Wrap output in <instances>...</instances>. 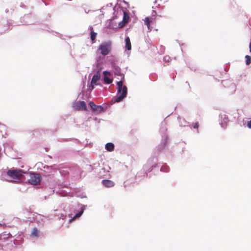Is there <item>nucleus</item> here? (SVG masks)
Returning a JSON list of instances; mask_svg holds the SVG:
<instances>
[{
    "label": "nucleus",
    "mask_w": 251,
    "mask_h": 251,
    "mask_svg": "<svg viewBox=\"0 0 251 251\" xmlns=\"http://www.w3.org/2000/svg\"><path fill=\"white\" fill-rule=\"evenodd\" d=\"M126 48L128 50H130L131 49V45L130 43V38L129 37H127L126 38Z\"/></svg>",
    "instance_id": "nucleus-14"
},
{
    "label": "nucleus",
    "mask_w": 251,
    "mask_h": 251,
    "mask_svg": "<svg viewBox=\"0 0 251 251\" xmlns=\"http://www.w3.org/2000/svg\"><path fill=\"white\" fill-rule=\"evenodd\" d=\"M24 171L20 169H12L7 172V175L10 178L13 179L14 182L21 180L24 176Z\"/></svg>",
    "instance_id": "nucleus-2"
},
{
    "label": "nucleus",
    "mask_w": 251,
    "mask_h": 251,
    "mask_svg": "<svg viewBox=\"0 0 251 251\" xmlns=\"http://www.w3.org/2000/svg\"><path fill=\"white\" fill-rule=\"evenodd\" d=\"M117 96L111 100L112 103L119 102L122 100L127 95V89L125 85H123L122 81L117 82Z\"/></svg>",
    "instance_id": "nucleus-1"
},
{
    "label": "nucleus",
    "mask_w": 251,
    "mask_h": 251,
    "mask_svg": "<svg viewBox=\"0 0 251 251\" xmlns=\"http://www.w3.org/2000/svg\"><path fill=\"white\" fill-rule=\"evenodd\" d=\"M111 50V43L110 42H104L100 44L98 49V50L100 51V53L103 55L108 54Z\"/></svg>",
    "instance_id": "nucleus-4"
},
{
    "label": "nucleus",
    "mask_w": 251,
    "mask_h": 251,
    "mask_svg": "<svg viewBox=\"0 0 251 251\" xmlns=\"http://www.w3.org/2000/svg\"><path fill=\"white\" fill-rule=\"evenodd\" d=\"M38 233H39V231H38V230L37 229V228H34L32 229V232H31V234L32 236H33L34 237H38Z\"/></svg>",
    "instance_id": "nucleus-16"
},
{
    "label": "nucleus",
    "mask_w": 251,
    "mask_h": 251,
    "mask_svg": "<svg viewBox=\"0 0 251 251\" xmlns=\"http://www.w3.org/2000/svg\"><path fill=\"white\" fill-rule=\"evenodd\" d=\"M129 19V16L128 13L124 11V16L122 21L119 23L118 26L120 28H123L128 23Z\"/></svg>",
    "instance_id": "nucleus-7"
},
{
    "label": "nucleus",
    "mask_w": 251,
    "mask_h": 251,
    "mask_svg": "<svg viewBox=\"0 0 251 251\" xmlns=\"http://www.w3.org/2000/svg\"><path fill=\"white\" fill-rule=\"evenodd\" d=\"M83 212V209H82L81 211L78 212V213L76 214L75 216L74 217V218H78L82 214Z\"/></svg>",
    "instance_id": "nucleus-18"
},
{
    "label": "nucleus",
    "mask_w": 251,
    "mask_h": 251,
    "mask_svg": "<svg viewBox=\"0 0 251 251\" xmlns=\"http://www.w3.org/2000/svg\"><path fill=\"white\" fill-rule=\"evenodd\" d=\"M245 58H246V64L247 65H249L251 64V57L250 56L248 55H247L245 56Z\"/></svg>",
    "instance_id": "nucleus-17"
},
{
    "label": "nucleus",
    "mask_w": 251,
    "mask_h": 251,
    "mask_svg": "<svg viewBox=\"0 0 251 251\" xmlns=\"http://www.w3.org/2000/svg\"><path fill=\"white\" fill-rule=\"evenodd\" d=\"M156 15V12L155 11H153L151 16L146 17L144 20V24L147 25L149 31H151L153 26L156 25L158 17Z\"/></svg>",
    "instance_id": "nucleus-3"
},
{
    "label": "nucleus",
    "mask_w": 251,
    "mask_h": 251,
    "mask_svg": "<svg viewBox=\"0 0 251 251\" xmlns=\"http://www.w3.org/2000/svg\"><path fill=\"white\" fill-rule=\"evenodd\" d=\"M100 74L98 72L96 75H95L92 79L91 82V90L93 89L94 88V85H97V81L100 79Z\"/></svg>",
    "instance_id": "nucleus-9"
},
{
    "label": "nucleus",
    "mask_w": 251,
    "mask_h": 251,
    "mask_svg": "<svg viewBox=\"0 0 251 251\" xmlns=\"http://www.w3.org/2000/svg\"><path fill=\"white\" fill-rule=\"evenodd\" d=\"M73 107L77 110H87V106L84 101H78L74 103Z\"/></svg>",
    "instance_id": "nucleus-6"
},
{
    "label": "nucleus",
    "mask_w": 251,
    "mask_h": 251,
    "mask_svg": "<svg viewBox=\"0 0 251 251\" xmlns=\"http://www.w3.org/2000/svg\"><path fill=\"white\" fill-rule=\"evenodd\" d=\"M103 74L104 75L103 81L105 83L109 84L112 82V79H111L108 77V75H111L110 72L105 71L103 72Z\"/></svg>",
    "instance_id": "nucleus-10"
},
{
    "label": "nucleus",
    "mask_w": 251,
    "mask_h": 251,
    "mask_svg": "<svg viewBox=\"0 0 251 251\" xmlns=\"http://www.w3.org/2000/svg\"><path fill=\"white\" fill-rule=\"evenodd\" d=\"M41 180V176L38 173H30L29 183L33 185H37L40 183Z\"/></svg>",
    "instance_id": "nucleus-5"
},
{
    "label": "nucleus",
    "mask_w": 251,
    "mask_h": 251,
    "mask_svg": "<svg viewBox=\"0 0 251 251\" xmlns=\"http://www.w3.org/2000/svg\"><path fill=\"white\" fill-rule=\"evenodd\" d=\"M105 149L109 151H112L114 149V145L112 143H108L105 145Z\"/></svg>",
    "instance_id": "nucleus-13"
},
{
    "label": "nucleus",
    "mask_w": 251,
    "mask_h": 251,
    "mask_svg": "<svg viewBox=\"0 0 251 251\" xmlns=\"http://www.w3.org/2000/svg\"><path fill=\"white\" fill-rule=\"evenodd\" d=\"M247 126L249 128H251V120L247 122Z\"/></svg>",
    "instance_id": "nucleus-20"
},
{
    "label": "nucleus",
    "mask_w": 251,
    "mask_h": 251,
    "mask_svg": "<svg viewBox=\"0 0 251 251\" xmlns=\"http://www.w3.org/2000/svg\"><path fill=\"white\" fill-rule=\"evenodd\" d=\"M89 104L93 111L100 112L103 110V108L101 105H97L93 101H90Z\"/></svg>",
    "instance_id": "nucleus-8"
},
{
    "label": "nucleus",
    "mask_w": 251,
    "mask_h": 251,
    "mask_svg": "<svg viewBox=\"0 0 251 251\" xmlns=\"http://www.w3.org/2000/svg\"><path fill=\"white\" fill-rule=\"evenodd\" d=\"M199 123H198V122H196V123L194 124V126H193L194 128H197V129H198V128H199Z\"/></svg>",
    "instance_id": "nucleus-19"
},
{
    "label": "nucleus",
    "mask_w": 251,
    "mask_h": 251,
    "mask_svg": "<svg viewBox=\"0 0 251 251\" xmlns=\"http://www.w3.org/2000/svg\"><path fill=\"white\" fill-rule=\"evenodd\" d=\"M101 183L103 185L107 188L112 187L114 186V182L110 180L104 179L102 180Z\"/></svg>",
    "instance_id": "nucleus-11"
},
{
    "label": "nucleus",
    "mask_w": 251,
    "mask_h": 251,
    "mask_svg": "<svg viewBox=\"0 0 251 251\" xmlns=\"http://www.w3.org/2000/svg\"><path fill=\"white\" fill-rule=\"evenodd\" d=\"M93 30V29L92 27L91 29V39L93 43H95L97 33L95 32Z\"/></svg>",
    "instance_id": "nucleus-15"
},
{
    "label": "nucleus",
    "mask_w": 251,
    "mask_h": 251,
    "mask_svg": "<svg viewBox=\"0 0 251 251\" xmlns=\"http://www.w3.org/2000/svg\"><path fill=\"white\" fill-rule=\"evenodd\" d=\"M169 59H170V57H169V56H165V57H164V59L165 60L167 61H169Z\"/></svg>",
    "instance_id": "nucleus-21"
},
{
    "label": "nucleus",
    "mask_w": 251,
    "mask_h": 251,
    "mask_svg": "<svg viewBox=\"0 0 251 251\" xmlns=\"http://www.w3.org/2000/svg\"><path fill=\"white\" fill-rule=\"evenodd\" d=\"M112 66L114 74L117 75H121V72L120 68L116 65L115 63L112 64Z\"/></svg>",
    "instance_id": "nucleus-12"
},
{
    "label": "nucleus",
    "mask_w": 251,
    "mask_h": 251,
    "mask_svg": "<svg viewBox=\"0 0 251 251\" xmlns=\"http://www.w3.org/2000/svg\"><path fill=\"white\" fill-rule=\"evenodd\" d=\"M250 50L251 52V43L250 44Z\"/></svg>",
    "instance_id": "nucleus-22"
}]
</instances>
